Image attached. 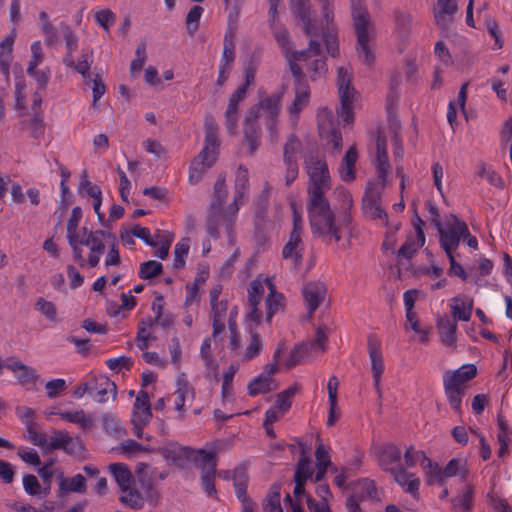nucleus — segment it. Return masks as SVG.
Here are the masks:
<instances>
[{"label": "nucleus", "instance_id": "nucleus-26", "mask_svg": "<svg viewBox=\"0 0 512 512\" xmlns=\"http://www.w3.org/2000/svg\"><path fill=\"white\" fill-rule=\"evenodd\" d=\"M473 307V298L466 294H458L449 300L450 312L455 321H469Z\"/></svg>", "mask_w": 512, "mask_h": 512}, {"label": "nucleus", "instance_id": "nucleus-49", "mask_svg": "<svg viewBox=\"0 0 512 512\" xmlns=\"http://www.w3.org/2000/svg\"><path fill=\"white\" fill-rule=\"evenodd\" d=\"M14 376L20 385L26 387L27 389H36L39 375L34 368L26 365L23 370L19 371Z\"/></svg>", "mask_w": 512, "mask_h": 512}, {"label": "nucleus", "instance_id": "nucleus-64", "mask_svg": "<svg viewBox=\"0 0 512 512\" xmlns=\"http://www.w3.org/2000/svg\"><path fill=\"white\" fill-rule=\"evenodd\" d=\"M264 511L265 512H283L281 503H280V492L278 490L272 491L265 503H264Z\"/></svg>", "mask_w": 512, "mask_h": 512}, {"label": "nucleus", "instance_id": "nucleus-51", "mask_svg": "<svg viewBox=\"0 0 512 512\" xmlns=\"http://www.w3.org/2000/svg\"><path fill=\"white\" fill-rule=\"evenodd\" d=\"M474 490L470 485H466L460 495L453 500V506L456 510L466 512L471 508Z\"/></svg>", "mask_w": 512, "mask_h": 512}, {"label": "nucleus", "instance_id": "nucleus-14", "mask_svg": "<svg viewBox=\"0 0 512 512\" xmlns=\"http://www.w3.org/2000/svg\"><path fill=\"white\" fill-rule=\"evenodd\" d=\"M352 18L358 40V52L366 65L374 62V53L369 46V41L373 37V30L370 27L368 15L360 2L351 0Z\"/></svg>", "mask_w": 512, "mask_h": 512}, {"label": "nucleus", "instance_id": "nucleus-11", "mask_svg": "<svg viewBox=\"0 0 512 512\" xmlns=\"http://www.w3.org/2000/svg\"><path fill=\"white\" fill-rule=\"evenodd\" d=\"M309 219L312 232L323 237L328 242L340 239L338 225L334 221L333 212L326 199L309 202Z\"/></svg>", "mask_w": 512, "mask_h": 512}, {"label": "nucleus", "instance_id": "nucleus-36", "mask_svg": "<svg viewBox=\"0 0 512 512\" xmlns=\"http://www.w3.org/2000/svg\"><path fill=\"white\" fill-rule=\"evenodd\" d=\"M457 321L448 317H441L437 321V329L442 343L447 347H454L456 344Z\"/></svg>", "mask_w": 512, "mask_h": 512}, {"label": "nucleus", "instance_id": "nucleus-50", "mask_svg": "<svg viewBox=\"0 0 512 512\" xmlns=\"http://www.w3.org/2000/svg\"><path fill=\"white\" fill-rule=\"evenodd\" d=\"M63 32H64V40H65L66 48H67V55L64 58V64L67 67H72L74 65L73 52L77 48L78 37L68 27H64Z\"/></svg>", "mask_w": 512, "mask_h": 512}, {"label": "nucleus", "instance_id": "nucleus-44", "mask_svg": "<svg viewBox=\"0 0 512 512\" xmlns=\"http://www.w3.org/2000/svg\"><path fill=\"white\" fill-rule=\"evenodd\" d=\"M406 330H412L418 335V340L422 344H427L430 341L431 327L421 326L417 314L406 317Z\"/></svg>", "mask_w": 512, "mask_h": 512}, {"label": "nucleus", "instance_id": "nucleus-27", "mask_svg": "<svg viewBox=\"0 0 512 512\" xmlns=\"http://www.w3.org/2000/svg\"><path fill=\"white\" fill-rule=\"evenodd\" d=\"M301 150V142L295 138H289L284 148V159L287 165V171L285 175L286 184L290 185L298 175L297 167V154Z\"/></svg>", "mask_w": 512, "mask_h": 512}, {"label": "nucleus", "instance_id": "nucleus-2", "mask_svg": "<svg viewBox=\"0 0 512 512\" xmlns=\"http://www.w3.org/2000/svg\"><path fill=\"white\" fill-rule=\"evenodd\" d=\"M264 299L266 320L282 309L283 296L276 291L273 280L267 276L259 275L250 283L248 290V301L250 312L246 316V327L251 333V341L244 353V359L249 360L257 356L262 348V342L257 334L253 332L262 317L261 302Z\"/></svg>", "mask_w": 512, "mask_h": 512}, {"label": "nucleus", "instance_id": "nucleus-5", "mask_svg": "<svg viewBox=\"0 0 512 512\" xmlns=\"http://www.w3.org/2000/svg\"><path fill=\"white\" fill-rule=\"evenodd\" d=\"M374 166L381 182V187H378L376 184L368 185L363 197L362 209L368 218L379 221V224L382 226H387L388 215L381 205V195L382 190L389 182L390 165L387 155V141L382 135H379L377 138Z\"/></svg>", "mask_w": 512, "mask_h": 512}, {"label": "nucleus", "instance_id": "nucleus-63", "mask_svg": "<svg viewBox=\"0 0 512 512\" xmlns=\"http://www.w3.org/2000/svg\"><path fill=\"white\" fill-rule=\"evenodd\" d=\"M45 389L48 398H56L66 389V381L62 378L52 379L45 384Z\"/></svg>", "mask_w": 512, "mask_h": 512}, {"label": "nucleus", "instance_id": "nucleus-13", "mask_svg": "<svg viewBox=\"0 0 512 512\" xmlns=\"http://www.w3.org/2000/svg\"><path fill=\"white\" fill-rule=\"evenodd\" d=\"M305 167L309 177L308 195L310 201H320L330 189V174L325 160L310 154L305 159Z\"/></svg>", "mask_w": 512, "mask_h": 512}, {"label": "nucleus", "instance_id": "nucleus-29", "mask_svg": "<svg viewBox=\"0 0 512 512\" xmlns=\"http://www.w3.org/2000/svg\"><path fill=\"white\" fill-rule=\"evenodd\" d=\"M91 395L99 403L107 401L108 395H116V385L105 375L95 376L90 383Z\"/></svg>", "mask_w": 512, "mask_h": 512}, {"label": "nucleus", "instance_id": "nucleus-33", "mask_svg": "<svg viewBox=\"0 0 512 512\" xmlns=\"http://www.w3.org/2000/svg\"><path fill=\"white\" fill-rule=\"evenodd\" d=\"M308 479H313V468L307 457H301L295 471L294 495L299 498L304 494V485Z\"/></svg>", "mask_w": 512, "mask_h": 512}, {"label": "nucleus", "instance_id": "nucleus-28", "mask_svg": "<svg viewBox=\"0 0 512 512\" xmlns=\"http://www.w3.org/2000/svg\"><path fill=\"white\" fill-rule=\"evenodd\" d=\"M91 232L87 228H78L73 233H67V241L71 247L73 258L80 267H85V258L83 256L82 246H87L90 241Z\"/></svg>", "mask_w": 512, "mask_h": 512}, {"label": "nucleus", "instance_id": "nucleus-54", "mask_svg": "<svg viewBox=\"0 0 512 512\" xmlns=\"http://www.w3.org/2000/svg\"><path fill=\"white\" fill-rule=\"evenodd\" d=\"M188 238L180 240L174 248V267L180 269L185 265V259L188 255L190 243Z\"/></svg>", "mask_w": 512, "mask_h": 512}, {"label": "nucleus", "instance_id": "nucleus-41", "mask_svg": "<svg viewBox=\"0 0 512 512\" xmlns=\"http://www.w3.org/2000/svg\"><path fill=\"white\" fill-rule=\"evenodd\" d=\"M358 159L357 151L354 147H350L346 152L344 159L339 167V174L343 181L349 182L355 178V164Z\"/></svg>", "mask_w": 512, "mask_h": 512}, {"label": "nucleus", "instance_id": "nucleus-20", "mask_svg": "<svg viewBox=\"0 0 512 512\" xmlns=\"http://www.w3.org/2000/svg\"><path fill=\"white\" fill-rule=\"evenodd\" d=\"M152 418V412L147 392L139 391L133 411L131 414V422L134 427V432L138 438H143V428L149 424Z\"/></svg>", "mask_w": 512, "mask_h": 512}, {"label": "nucleus", "instance_id": "nucleus-12", "mask_svg": "<svg viewBox=\"0 0 512 512\" xmlns=\"http://www.w3.org/2000/svg\"><path fill=\"white\" fill-rule=\"evenodd\" d=\"M352 72L348 67L337 69V87L340 100L339 117L346 124L354 120V110L360 105V94L352 85Z\"/></svg>", "mask_w": 512, "mask_h": 512}, {"label": "nucleus", "instance_id": "nucleus-7", "mask_svg": "<svg viewBox=\"0 0 512 512\" xmlns=\"http://www.w3.org/2000/svg\"><path fill=\"white\" fill-rule=\"evenodd\" d=\"M86 247H88L89 253L85 259V267H97L103 255L105 256L104 268L106 270L120 264L117 239L111 232L107 230L91 231V238Z\"/></svg>", "mask_w": 512, "mask_h": 512}, {"label": "nucleus", "instance_id": "nucleus-8", "mask_svg": "<svg viewBox=\"0 0 512 512\" xmlns=\"http://www.w3.org/2000/svg\"><path fill=\"white\" fill-rule=\"evenodd\" d=\"M400 458L401 451L393 444L383 446L378 453V462L382 469L390 472L395 482L406 493H409L413 498H418L420 478L406 471V469L399 467Z\"/></svg>", "mask_w": 512, "mask_h": 512}, {"label": "nucleus", "instance_id": "nucleus-25", "mask_svg": "<svg viewBox=\"0 0 512 512\" xmlns=\"http://www.w3.org/2000/svg\"><path fill=\"white\" fill-rule=\"evenodd\" d=\"M175 399L174 407L179 418H183L185 414V402L192 401L195 397L193 386L190 384L185 373H179L175 382Z\"/></svg>", "mask_w": 512, "mask_h": 512}, {"label": "nucleus", "instance_id": "nucleus-61", "mask_svg": "<svg viewBox=\"0 0 512 512\" xmlns=\"http://www.w3.org/2000/svg\"><path fill=\"white\" fill-rule=\"evenodd\" d=\"M203 14V8L200 6H193L186 16V26L190 34H193L198 29L200 18Z\"/></svg>", "mask_w": 512, "mask_h": 512}, {"label": "nucleus", "instance_id": "nucleus-56", "mask_svg": "<svg viewBox=\"0 0 512 512\" xmlns=\"http://www.w3.org/2000/svg\"><path fill=\"white\" fill-rule=\"evenodd\" d=\"M39 25L47 44H53L57 40L56 31L51 25L47 13L44 11L39 14Z\"/></svg>", "mask_w": 512, "mask_h": 512}, {"label": "nucleus", "instance_id": "nucleus-55", "mask_svg": "<svg viewBox=\"0 0 512 512\" xmlns=\"http://www.w3.org/2000/svg\"><path fill=\"white\" fill-rule=\"evenodd\" d=\"M385 227L387 228V230L385 233L382 248L386 251L394 252L395 246L397 243L396 232L400 228V223L399 222H392V223L388 222V225Z\"/></svg>", "mask_w": 512, "mask_h": 512}, {"label": "nucleus", "instance_id": "nucleus-37", "mask_svg": "<svg viewBox=\"0 0 512 512\" xmlns=\"http://www.w3.org/2000/svg\"><path fill=\"white\" fill-rule=\"evenodd\" d=\"M16 39V29L13 28L0 42V68L8 77L9 67L12 60L13 45Z\"/></svg>", "mask_w": 512, "mask_h": 512}, {"label": "nucleus", "instance_id": "nucleus-19", "mask_svg": "<svg viewBox=\"0 0 512 512\" xmlns=\"http://www.w3.org/2000/svg\"><path fill=\"white\" fill-rule=\"evenodd\" d=\"M319 136L327 150L338 151L342 146L341 133L336 129L333 113L327 108L318 111Z\"/></svg>", "mask_w": 512, "mask_h": 512}, {"label": "nucleus", "instance_id": "nucleus-32", "mask_svg": "<svg viewBox=\"0 0 512 512\" xmlns=\"http://www.w3.org/2000/svg\"><path fill=\"white\" fill-rule=\"evenodd\" d=\"M44 449H62L70 454L75 452V443L67 431L53 430L46 435Z\"/></svg>", "mask_w": 512, "mask_h": 512}, {"label": "nucleus", "instance_id": "nucleus-1", "mask_svg": "<svg viewBox=\"0 0 512 512\" xmlns=\"http://www.w3.org/2000/svg\"><path fill=\"white\" fill-rule=\"evenodd\" d=\"M291 9L299 20L304 32L310 37L309 47L304 51H291V45L289 41V34L287 30L280 25V23L271 25L272 32L278 44L282 47V50L287 59L289 68L293 74V76H300L303 72V69H306V72L309 74L312 80L319 79L323 77L327 72V65L324 59V56L321 53L320 44L318 39H321L326 46L327 52L331 56H336L338 54V41L337 34L338 28L336 27V33L334 36L335 48L329 50L328 41L326 37L320 32L315 31L308 33L304 27L303 21L297 15L296 11L293 7V0H291Z\"/></svg>", "mask_w": 512, "mask_h": 512}, {"label": "nucleus", "instance_id": "nucleus-59", "mask_svg": "<svg viewBox=\"0 0 512 512\" xmlns=\"http://www.w3.org/2000/svg\"><path fill=\"white\" fill-rule=\"evenodd\" d=\"M237 311L233 308L229 312L228 316V332H229V346L231 350L237 351L240 348L239 344V336L236 330V323L234 317L236 316Z\"/></svg>", "mask_w": 512, "mask_h": 512}, {"label": "nucleus", "instance_id": "nucleus-43", "mask_svg": "<svg viewBox=\"0 0 512 512\" xmlns=\"http://www.w3.org/2000/svg\"><path fill=\"white\" fill-rule=\"evenodd\" d=\"M109 471L113 475L119 489L134 485L133 476L128 467L123 463H114L109 466Z\"/></svg>", "mask_w": 512, "mask_h": 512}, {"label": "nucleus", "instance_id": "nucleus-60", "mask_svg": "<svg viewBox=\"0 0 512 512\" xmlns=\"http://www.w3.org/2000/svg\"><path fill=\"white\" fill-rule=\"evenodd\" d=\"M161 271L162 264L157 261L150 260L141 264L139 276L142 279H151L156 275L160 274Z\"/></svg>", "mask_w": 512, "mask_h": 512}, {"label": "nucleus", "instance_id": "nucleus-46", "mask_svg": "<svg viewBox=\"0 0 512 512\" xmlns=\"http://www.w3.org/2000/svg\"><path fill=\"white\" fill-rule=\"evenodd\" d=\"M299 385L293 384L289 386L287 389L283 390L276 396V400L274 403V406L282 410L283 412L287 413L292 405V399L296 395V393L299 391Z\"/></svg>", "mask_w": 512, "mask_h": 512}, {"label": "nucleus", "instance_id": "nucleus-48", "mask_svg": "<svg viewBox=\"0 0 512 512\" xmlns=\"http://www.w3.org/2000/svg\"><path fill=\"white\" fill-rule=\"evenodd\" d=\"M120 491L121 495L119 499L121 503L134 509L142 507L144 499L140 493L133 488V486L123 488Z\"/></svg>", "mask_w": 512, "mask_h": 512}, {"label": "nucleus", "instance_id": "nucleus-38", "mask_svg": "<svg viewBox=\"0 0 512 512\" xmlns=\"http://www.w3.org/2000/svg\"><path fill=\"white\" fill-rule=\"evenodd\" d=\"M405 465L407 468L414 467L419 464L423 469L425 478L428 477V470L431 469L433 461L426 456L422 450H417L414 447H409L404 453Z\"/></svg>", "mask_w": 512, "mask_h": 512}, {"label": "nucleus", "instance_id": "nucleus-16", "mask_svg": "<svg viewBox=\"0 0 512 512\" xmlns=\"http://www.w3.org/2000/svg\"><path fill=\"white\" fill-rule=\"evenodd\" d=\"M291 209L293 213V230L282 250V257L296 265L301 261L304 251L302 243L303 219L294 202H291Z\"/></svg>", "mask_w": 512, "mask_h": 512}, {"label": "nucleus", "instance_id": "nucleus-10", "mask_svg": "<svg viewBox=\"0 0 512 512\" xmlns=\"http://www.w3.org/2000/svg\"><path fill=\"white\" fill-rule=\"evenodd\" d=\"M477 374L474 364H464L456 370H448L443 374V388L445 396L452 410L460 413L462 397L467 383Z\"/></svg>", "mask_w": 512, "mask_h": 512}, {"label": "nucleus", "instance_id": "nucleus-3", "mask_svg": "<svg viewBox=\"0 0 512 512\" xmlns=\"http://www.w3.org/2000/svg\"><path fill=\"white\" fill-rule=\"evenodd\" d=\"M282 97L280 94H272L262 97L259 102L252 106L244 120V139L251 153L256 151L260 145V123L265 125L271 137L277 134V123L282 108Z\"/></svg>", "mask_w": 512, "mask_h": 512}, {"label": "nucleus", "instance_id": "nucleus-47", "mask_svg": "<svg viewBox=\"0 0 512 512\" xmlns=\"http://www.w3.org/2000/svg\"><path fill=\"white\" fill-rule=\"evenodd\" d=\"M24 491L30 496L45 497L49 493V486L42 488L37 477L31 474L23 476L22 479Z\"/></svg>", "mask_w": 512, "mask_h": 512}, {"label": "nucleus", "instance_id": "nucleus-4", "mask_svg": "<svg viewBox=\"0 0 512 512\" xmlns=\"http://www.w3.org/2000/svg\"><path fill=\"white\" fill-rule=\"evenodd\" d=\"M293 7L308 33L320 31L328 41L329 50L335 48L336 33L334 0H293Z\"/></svg>", "mask_w": 512, "mask_h": 512}, {"label": "nucleus", "instance_id": "nucleus-52", "mask_svg": "<svg viewBox=\"0 0 512 512\" xmlns=\"http://www.w3.org/2000/svg\"><path fill=\"white\" fill-rule=\"evenodd\" d=\"M60 490L82 493L85 491L86 480L81 474H77L70 479H61Z\"/></svg>", "mask_w": 512, "mask_h": 512}, {"label": "nucleus", "instance_id": "nucleus-24", "mask_svg": "<svg viewBox=\"0 0 512 512\" xmlns=\"http://www.w3.org/2000/svg\"><path fill=\"white\" fill-rule=\"evenodd\" d=\"M43 414L48 421L54 422L53 416H59L62 420L87 429L93 425L92 416L85 413L83 409L63 410L59 406L47 407Z\"/></svg>", "mask_w": 512, "mask_h": 512}, {"label": "nucleus", "instance_id": "nucleus-30", "mask_svg": "<svg viewBox=\"0 0 512 512\" xmlns=\"http://www.w3.org/2000/svg\"><path fill=\"white\" fill-rule=\"evenodd\" d=\"M218 452V444L212 443L204 449L194 450L192 449L191 455L188 456V460L191 459L196 462L202 469V472L209 470L212 466V470H216V455Z\"/></svg>", "mask_w": 512, "mask_h": 512}, {"label": "nucleus", "instance_id": "nucleus-35", "mask_svg": "<svg viewBox=\"0 0 512 512\" xmlns=\"http://www.w3.org/2000/svg\"><path fill=\"white\" fill-rule=\"evenodd\" d=\"M458 11L456 0H437L434 17L437 25L445 28L452 21L453 15Z\"/></svg>", "mask_w": 512, "mask_h": 512}, {"label": "nucleus", "instance_id": "nucleus-42", "mask_svg": "<svg viewBox=\"0 0 512 512\" xmlns=\"http://www.w3.org/2000/svg\"><path fill=\"white\" fill-rule=\"evenodd\" d=\"M315 457L317 471L314 476V481L319 482L325 477L327 469L331 464L329 449L323 444L319 443L315 451Z\"/></svg>", "mask_w": 512, "mask_h": 512}, {"label": "nucleus", "instance_id": "nucleus-40", "mask_svg": "<svg viewBox=\"0 0 512 512\" xmlns=\"http://www.w3.org/2000/svg\"><path fill=\"white\" fill-rule=\"evenodd\" d=\"M192 449L190 447H183L177 443H167L162 447V455L171 462L181 464L183 460H188L191 455Z\"/></svg>", "mask_w": 512, "mask_h": 512}, {"label": "nucleus", "instance_id": "nucleus-15", "mask_svg": "<svg viewBox=\"0 0 512 512\" xmlns=\"http://www.w3.org/2000/svg\"><path fill=\"white\" fill-rule=\"evenodd\" d=\"M436 227L440 236V246L446 254L454 253L460 241L468 236L467 224L454 214L447 216L443 223L437 221Z\"/></svg>", "mask_w": 512, "mask_h": 512}, {"label": "nucleus", "instance_id": "nucleus-31", "mask_svg": "<svg viewBox=\"0 0 512 512\" xmlns=\"http://www.w3.org/2000/svg\"><path fill=\"white\" fill-rule=\"evenodd\" d=\"M423 222L419 219L415 224V232L407 237L405 243L398 250V255L411 258L414 253L425 244V235L422 229Z\"/></svg>", "mask_w": 512, "mask_h": 512}, {"label": "nucleus", "instance_id": "nucleus-18", "mask_svg": "<svg viewBox=\"0 0 512 512\" xmlns=\"http://www.w3.org/2000/svg\"><path fill=\"white\" fill-rule=\"evenodd\" d=\"M280 351L281 348H278L273 357L274 362L267 364L262 373L249 382L247 389L250 396L269 393L278 388L279 384L273 376L278 371Z\"/></svg>", "mask_w": 512, "mask_h": 512}, {"label": "nucleus", "instance_id": "nucleus-22", "mask_svg": "<svg viewBox=\"0 0 512 512\" xmlns=\"http://www.w3.org/2000/svg\"><path fill=\"white\" fill-rule=\"evenodd\" d=\"M326 343L327 330L324 328H318L313 342H306L295 347L291 352L290 359L287 361V366H294L306 356L324 352L326 349Z\"/></svg>", "mask_w": 512, "mask_h": 512}, {"label": "nucleus", "instance_id": "nucleus-21", "mask_svg": "<svg viewBox=\"0 0 512 512\" xmlns=\"http://www.w3.org/2000/svg\"><path fill=\"white\" fill-rule=\"evenodd\" d=\"M368 355L370 360L373 384L379 397L382 396L380 389L381 377L385 370L384 356L381 341L375 336L368 337Z\"/></svg>", "mask_w": 512, "mask_h": 512}, {"label": "nucleus", "instance_id": "nucleus-34", "mask_svg": "<svg viewBox=\"0 0 512 512\" xmlns=\"http://www.w3.org/2000/svg\"><path fill=\"white\" fill-rule=\"evenodd\" d=\"M325 287L320 282L308 283L303 288V296L310 313L314 312L325 297Z\"/></svg>", "mask_w": 512, "mask_h": 512}, {"label": "nucleus", "instance_id": "nucleus-57", "mask_svg": "<svg viewBox=\"0 0 512 512\" xmlns=\"http://www.w3.org/2000/svg\"><path fill=\"white\" fill-rule=\"evenodd\" d=\"M31 59L29 61L27 67V73L29 75H33L34 70L39 66L43 61V51L40 41H35L31 44Z\"/></svg>", "mask_w": 512, "mask_h": 512}, {"label": "nucleus", "instance_id": "nucleus-45", "mask_svg": "<svg viewBox=\"0 0 512 512\" xmlns=\"http://www.w3.org/2000/svg\"><path fill=\"white\" fill-rule=\"evenodd\" d=\"M218 339L219 338H214L213 335L211 337H206L200 346V357L207 369L212 371H215L217 368V362L212 355V346L213 343H217Z\"/></svg>", "mask_w": 512, "mask_h": 512}, {"label": "nucleus", "instance_id": "nucleus-39", "mask_svg": "<svg viewBox=\"0 0 512 512\" xmlns=\"http://www.w3.org/2000/svg\"><path fill=\"white\" fill-rule=\"evenodd\" d=\"M212 316H213V336L220 338L223 333H226V322L228 323L227 304L224 301L212 303Z\"/></svg>", "mask_w": 512, "mask_h": 512}, {"label": "nucleus", "instance_id": "nucleus-62", "mask_svg": "<svg viewBox=\"0 0 512 512\" xmlns=\"http://www.w3.org/2000/svg\"><path fill=\"white\" fill-rule=\"evenodd\" d=\"M168 349L171 358V363L173 364L175 369L179 370L182 363V349L180 341L177 337L171 339Z\"/></svg>", "mask_w": 512, "mask_h": 512}, {"label": "nucleus", "instance_id": "nucleus-53", "mask_svg": "<svg viewBox=\"0 0 512 512\" xmlns=\"http://www.w3.org/2000/svg\"><path fill=\"white\" fill-rule=\"evenodd\" d=\"M35 309L41 313L48 321H57V307L53 302L40 297L35 303Z\"/></svg>", "mask_w": 512, "mask_h": 512}, {"label": "nucleus", "instance_id": "nucleus-6", "mask_svg": "<svg viewBox=\"0 0 512 512\" xmlns=\"http://www.w3.org/2000/svg\"><path fill=\"white\" fill-rule=\"evenodd\" d=\"M226 197L225 179L219 177L214 184L212 200L208 211V232L214 237L218 236V226H223L228 234L231 233L238 210L243 204V196L238 192L235 193L233 202L224 207Z\"/></svg>", "mask_w": 512, "mask_h": 512}, {"label": "nucleus", "instance_id": "nucleus-23", "mask_svg": "<svg viewBox=\"0 0 512 512\" xmlns=\"http://www.w3.org/2000/svg\"><path fill=\"white\" fill-rule=\"evenodd\" d=\"M301 76L302 74L298 77L294 76L296 78V85L293 97L287 105L289 120L293 124L297 122L301 112L308 107L311 99L310 88L305 82L300 80Z\"/></svg>", "mask_w": 512, "mask_h": 512}, {"label": "nucleus", "instance_id": "nucleus-9", "mask_svg": "<svg viewBox=\"0 0 512 512\" xmlns=\"http://www.w3.org/2000/svg\"><path fill=\"white\" fill-rule=\"evenodd\" d=\"M217 132V124L212 119H206L204 146L198 156L191 162L189 172L190 183H198L204 173L216 162L219 149Z\"/></svg>", "mask_w": 512, "mask_h": 512}, {"label": "nucleus", "instance_id": "nucleus-58", "mask_svg": "<svg viewBox=\"0 0 512 512\" xmlns=\"http://www.w3.org/2000/svg\"><path fill=\"white\" fill-rule=\"evenodd\" d=\"M247 474L243 468L235 469L233 473V482L235 487V492L238 498L247 497L246 496V486H247Z\"/></svg>", "mask_w": 512, "mask_h": 512}, {"label": "nucleus", "instance_id": "nucleus-17", "mask_svg": "<svg viewBox=\"0 0 512 512\" xmlns=\"http://www.w3.org/2000/svg\"><path fill=\"white\" fill-rule=\"evenodd\" d=\"M467 461L462 458L451 459L444 468L433 462L428 470L427 485H443L448 478L459 477L464 480L467 476Z\"/></svg>", "mask_w": 512, "mask_h": 512}]
</instances>
